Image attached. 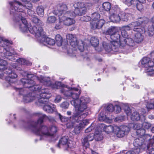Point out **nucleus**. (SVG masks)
<instances>
[{"label": "nucleus", "instance_id": "obj_8", "mask_svg": "<svg viewBox=\"0 0 154 154\" xmlns=\"http://www.w3.org/2000/svg\"><path fill=\"white\" fill-rule=\"evenodd\" d=\"M30 11H29V12ZM30 16V19L32 22L36 24L35 26L30 27L28 26V23L27 24V30L25 31L21 30L19 24L15 23V24L18 25L21 31L22 32H25L29 31L31 33L35 34L36 37H38L40 36L43 31L42 26L43 25L42 22L34 14H30L29 12L28 13Z\"/></svg>", "mask_w": 154, "mask_h": 154}, {"label": "nucleus", "instance_id": "obj_46", "mask_svg": "<svg viewBox=\"0 0 154 154\" xmlns=\"http://www.w3.org/2000/svg\"><path fill=\"white\" fill-rule=\"evenodd\" d=\"M78 43L77 46L78 50L80 52L83 51L84 50V42L82 41H79Z\"/></svg>", "mask_w": 154, "mask_h": 154}, {"label": "nucleus", "instance_id": "obj_48", "mask_svg": "<svg viewBox=\"0 0 154 154\" xmlns=\"http://www.w3.org/2000/svg\"><path fill=\"white\" fill-rule=\"evenodd\" d=\"M148 149L147 152L149 154H154V148L152 146L149 145L147 146Z\"/></svg>", "mask_w": 154, "mask_h": 154}, {"label": "nucleus", "instance_id": "obj_6", "mask_svg": "<svg viewBox=\"0 0 154 154\" xmlns=\"http://www.w3.org/2000/svg\"><path fill=\"white\" fill-rule=\"evenodd\" d=\"M7 62L0 58V78H5L6 81L11 85L13 83L11 79H15L17 75L14 70L6 68Z\"/></svg>", "mask_w": 154, "mask_h": 154}, {"label": "nucleus", "instance_id": "obj_18", "mask_svg": "<svg viewBox=\"0 0 154 154\" xmlns=\"http://www.w3.org/2000/svg\"><path fill=\"white\" fill-rule=\"evenodd\" d=\"M133 128L134 129L137 130L136 133L137 135L142 136L144 134L145 130L142 128V122L134 124Z\"/></svg>", "mask_w": 154, "mask_h": 154}, {"label": "nucleus", "instance_id": "obj_12", "mask_svg": "<svg viewBox=\"0 0 154 154\" xmlns=\"http://www.w3.org/2000/svg\"><path fill=\"white\" fill-rule=\"evenodd\" d=\"M102 46L105 50L108 52H111L113 51L117 52L118 50L119 44L116 42H111V41L109 43L103 42L102 43Z\"/></svg>", "mask_w": 154, "mask_h": 154}, {"label": "nucleus", "instance_id": "obj_64", "mask_svg": "<svg viewBox=\"0 0 154 154\" xmlns=\"http://www.w3.org/2000/svg\"><path fill=\"white\" fill-rule=\"evenodd\" d=\"M58 116L61 122H65L67 121V119L62 116L60 114H58Z\"/></svg>", "mask_w": 154, "mask_h": 154}, {"label": "nucleus", "instance_id": "obj_9", "mask_svg": "<svg viewBox=\"0 0 154 154\" xmlns=\"http://www.w3.org/2000/svg\"><path fill=\"white\" fill-rule=\"evenodd\" d=\"M16 91L19 92L20 95L23 96V99L25 103H27L32 101L33 100L39 99L38 95L36 96L34 95V93H29L28 94L27 91L28 90L25 88H15Z\"/></svg>", "mask_w": 154, "mask_h": 154}, {"label": "nucleus", "instance_id": "obj_13", "mask_svg": "<svg viewBox=\"0 0 154 154\" xmlns=\"http://www.w3.org/2000/svg\"><path fill=\"white\" fill-rule=\"evenodd\" d=\"M130 131V128L128 126L122 125L120 127L115 126V133L119 137H124Z\"/></svg>", "mask_w": 154, "mask_h": 154}, {"label": "nucleus", "instance_id": "obj_39", "mask_svg": "<svg viewBox=\"0 0 154 154\" xmlns=\"http://www.w3.org/2000/svg\"><path fill=\"white\" fill-rule=\"evenodd\" d=\"M115 126H106L105 129L104 131L107 134H109L113 132L115 133Z\"/></svg>", "mask_w": 154, "mask_h": 154}, {"label": "nucleus", "instance_id": "obj_26", "mask_svg": "<svg viewBox=\"0 0 154 154\" xmlns=\"http://www.w3.org/2000/svg\"><path fill=\"white\" fill-rule=\"evenodd\" d=\"M131 119L134 121H138L140 119L142 121L145 120V118L143 116H140L139 113L137 112H133L131 116Z\"/></svg>", "mask_w": 154, "mask_h": 154}, {"label": "nucleus", "instance_id": "obj_35", "mask_svg": "<svg viewBox=\"0 0 154 154\" xmlns=\"http://www.w3.org/2000/svg\"><path fill=\"white\" fill-rule=\"evenodd\" d=\"M67 6L65 4H63L60 6V9L55 11L54 12V14L56 15V12L57 11H59L60 12L61 11L62 12V15H63L64 14H65L67 12H66V11L67 10Z\"/></svg>", "mask_w": 154, "mask_h": 154}, {"label": "nucleus", "instance_id": "obj_15", "mask_svg": "<svg viewBox=\"0 0 154 154\" xmlns=\"http://www.w3.org/2000/svg\"><path fill=\"white\" fill-rule=\"evenodd\" d=\"M36 37L37 38L38 40L40 42L43 43L44 45L48 44L51 45H53L55 44V42L54 39L48 37H46L44 35L43 31L40 36Z\"/></svg>", "mask_w": 154, "mask_h": 154}, {"label": "nucleus", "instance_id": "obj_20", "mask_svg": "<svg viewBox=\"0 0 154 154\" xmlns=\"http://www.w3.org/2000/svg\"><path fill=\"white\" fill-rule=\"evenodd\" d=\"M134 35L133 37V39L134 42L137 43H139L142 42L143 40V37L142 34L145 32L144 31L142 32H134Z\"/></svg>", "mask_w": 154, "mask_h": 154}, {"label": "nucleus", "instance_id": "obj_51", "mask_svg": "<svg viewBox=\"0 0 154 154\" xmlns=\"http://www.w3.org/2000/svg\"><path fill=\"white\" fill-rule=\"evenodd\" d=\"M132 28L130 23L128 25L126 26H122L121 28V29L124 30L125 31H129Z\"/></svg>", "mask_w": 154, "mask_h": 154}, {"label": "nucleus", "instance_id": "obj_28", "mask_svg": "<svg viewBox=\"0 0 154 154\" xmlns=\"http://www.w3.org/2000/svg\"><path fill=\"white\" fill-rule=\"evenodd\" d=\"M68 139L67 136L63 137L60 140L58 144L57 145V147H60L61 145H67L68 147H69V146L68 145Z\"/></svg>", "mask_w": 154, "mask_h": 154}, {"label": "nucleus", "instance_id": "obj_2", "mask_svg": "<svg viewBox=\"0 0 154 154\" xmlns=\"http://www.w3.org/2000/svg\"><path fill=\"white\" fill-rule=\"evenodd\" d=\"M39 119L37 122H32L30 124H27L29 126L24 128L31 130L37 135L45 137H52L57 131V128L54 125H51L49 127L45 125L41 126L37 128L38 124H41L43 122L44 119L47 118L50 121L54 120V118L51 116L47 117L45 114L39 113Z\"/></svg>", "mask_w": 154, "mask_h": 154}, {"label": "nucleus", "instance_id": "obj_7", "mask_svg": "<svg viewBox=\"0 0 154 154\" xmlns=\"http://www.w3.org/2000/svg\"><path fill=\"white\" fill-rule=\"evenodd\" d=\"M40 95V98L38 99V102L44 104L43 110L48 113H52L56 111V106L48 102V99L51 96V93L48 89H42Z\"/></svg>", "mask_w": 154, "mask_h": 154}, {"label": "nucleus", "instance_id": "obj_58", "mask_svg": "<svg viewBox=\"0 0 154 154\" xmlns=\"http://www.w3.org/2000/svg\"><path fill=\"white\" fill-rule=\"evenodd\" d=\"M124 116H119L116 117L114 121L116 122H120L124 120Z\"/></svg>", "mask_w": 154, "mask_h": 154}, {"label": "nucleus", "instance_id": "obj_54", "mask_svg": "<svg viewBox=\"0 0 154 154\" xmlns=\"http://www.w3.org/2000/svg\"><path fill=\"white\" fill-rule=\"evenodd\" d=\"M114 112L116 113H119L121 111V109L120 106L118 105H116L114 106Z\"/></svg>", "mask_w": 154, "mask_h": 154}, {"label": "nucleus", "instance_id": "obj_59", "mask_svg": "<svg viewBox=\"0 0 154 154\" xmlns=\"http://www.w3.org/2000/svg\"><path fill=\"white\" fill-rule=\"evenodd\" d=\"M67 52L68 54L70 56L72 57H74L75 56V51H73V49L72 48H70L68 51Z\"/></svg>", "mask_w": 154, "mask_h": 154}, {"label": "nucleus", "instance_id": "obj_63", "mask_svg": "<svg viewBox=\"0 0 154 154\" xmlns=\"http://www.w3.org/2000/svg\"><path fill=\"white\" fill-rule=\"evenodd\" d=\"M61 100V97L60 95H58L56 96L54 100L55 103H58L60 102Z\"/></svg>", "mask_w": 154, "mask_h": 154}, {"label": "nucleus", "instance_id": "obj_52", "mask_svg": "<svg viewBox=\"0 0 154 154\" xmlns=\"http://www.w3.org/2000/svg\"><path fill=\"white\" fill-rule=\"evenodd\" d=\"M142 128L145 129H148L151 127V125L150 123L146 122H144L142 123Z\"/></svg>", "mask_w": 154, "mask_h": 154}, {"label": "nucleus", "instance_id": "obj_36", "mask_svg": "<svg viewBox=\"0 0 154 154\" xmlns=\"http://www.w3.org/2000/svg\"><path fill=\"white\" fill-rule=\"evenodd\" d=\"M117 31V30L116 27L111 26L106 31V34L109 35L110 37Z\"/></svg>", "mask_w": 154, "mask_h": 154}, {"label": "nucleus", "instance_id": "obj_41", "mask_svg": "<svg viewBox=\"0 0 154 154\" xmlns=\"http://www.w3.org/2000/svg\"><path fill=\"white\" fill-rule=\"evenodd\" d=\"M103 8L106 11H110L111 12V5L108 2H105L102 5Z\"/></svg>", "mask_w": 154, "mask_h": 154}, {"label": "nucleus", "instance_id": "obj_10", "mask_svg": "<svg viewBox=\"0 0 154 154\" xmlns=\"http://www.w3.org/2000/svg\"><path fill=\"white\" fill-rule=\"evenodd\" d=\"M142 67L145 68L147 75H152L154 74V62L147 57L143 58L141 60Z\"/></svg>", "mask_w": 154, "mask_h": 154}, {"label": "nucleus", "instance_id": "obj_14", "mask_svg": "<svg viewBox=\"0 0 154 154\" xmlns=\"http://www.w3.org/2000/svg\"><path fill=\"white\" fill-rule=\"evenodd\" d=\"M59 13H61L60 21L62 22L63 25L69 26L75 23V21L74 20L68 17L70 16V11H67L63 15H62L61 11H59Z\"/></svg>", "mask_w": 154, "mask_h": 154}, {"label": "nucleus", "instance_id": "obj_38", "mask_svg": "<svg viewBox=\"0 0 154 154\" xmlns=\"http://www.w3.org/2000/svg\"><path fill=\"white\" fill-rule=\"evenodd\" d=\"M55 40V43H56L57 46H60L62 45V37L60 35L57 34L56 35Z\"/></svg>", "mask_w": 154, "mask_h": 154}, {"label": "nucleus", "instance_id": "obj_17", "mask_svg": "<svg viewBox=\"0 0 154 154\" xmlns=\"http://www.w3.org/2000/svg\"><path fill=\"white\" fill-rule=\"evenodd\" d=\"M66 38L70 43L71 45L73 48H76L78 44L77 38L73 35L70 34H67L66 35Z\"/></svg>", "mask_w": 154, "mask_h": 154}, {"label": "nucleus", "instance_id": "obj_21", "mask_svg": "<svg viewBox=\"0 0 154 154\" xmlns=\"http://www.w3.org/2000/svg\"><path fill=\"white\" fill-rule=\"evenodd\" d=\"M133 30L134 32H141L144 31L145 29L143 27L140 26V25L138 22L135 21L130 23Z\"/></svg>", "mask_w": 154, "mask_h": 154}, {"label": "nucleus", "instance_id": "obj_62", "mask_svg": "<svg viewBox=\"0 0 154 154\" xmlns=\"http://www.w3.org/2000/svg\"><path fill=\"white\" fill-rule=\"evenodd\" d=\"M146 107L148 110L154 108V101L153 103H148L146 105Z\"/></svg>", "mask_w": 154, "mask_h": 154}, {"label": "nucleus", "instance_id": "obj_61", "mask_svg": "<svg viewBox=\"0 0 154 154\" xmlns=\"http://www.w3.org/2000/svg\"><path fill=\"white\" fill-rule=\"evenodd\" d=\"M94 138V134L93 133H90L87 136V141H91Z\"/></svg>", "mask_w": 154, "mask_h": 154}, {"label": "nucleus", "instance_id": "obj_5", "mask_svg": "<svg viewBox=\"0 0 154 154\" xmlns=\"http://www.w3.org/2000/svg\"><path fill=\"white\" fill-rule=\"evenodd\" d=\"M8 41L4 40L2 38H0V56L5 57L11 61L16 60L21 64L30 65L31 63L28 61L23 58H19L18 60L14 58L16 53L12 48H4L5 45H8Z\"/></svg>", "mask_w": 154, "mask_h": 154}, {"label": "nucleus", "instance_id": "obj_42", "mask_svg": "<svg viewBox=\"0 0 154 154\" xmlns=\"http://www.w3.org/2000/svg\"><path fill=\"white\" fill-rule=\"evenodd\" d=\"M124 3L128 6L134 5L137 2V0H124Z\"/></svg>", "mask_w": 154, "mask_h": 154}, {"label": "nucleus", "instance_id": "obj_11", "mask_svg": "<svg viewBox=\"0 0 154 154\" xmlns=\"http://www.w3.org/2000/svg\"><path fill=\"white\" fill-rule=\"evenodd\" d=\"M61 86L62 87L60 90V92L63 94L64 95L66 96H70L71 94L72 93V91H77L78 89L75 88H68L66 87L64 85H61V83L60 82H56L54 85H53L52 88H54L57 89L59 88Z\"/></svg>", "mask_w": 154, "mask_h": 154}, {"label": "nucleus", "instance_id": "obj_23", "mask_svg": "<svg viewBox=\"0 0 154 154\" xmlns=\"http://www.w3.org/2000/svg\"><path fill=\"white\" fill-rule=\"evenodd\" d=\"M122 42H120V46L123 47L127 44L130 46H133L134 45V41L131 38L128 37L126 38L122 39Z\"/></svg>", "mask_w": 154, "mask_h": 154}, {"label": "nucleus", "instance_id": "obj_16", "mask_svg": "<svg viewBox=\"0 0 154 154\" xmlns=\"http://www.w3.org/2000/svg\"><path fill=\"white\" fill-rule=\"evenodd\" d=\"M87 115L86 114V115L84 116L82 119L79 121H77L75 120L73 118V116L72 117V119L74 122H80V123L78 125H76V126L75 127L74 131L76 134H77L80 133L81 130L85 127V126L87 124V120L86 119L84 120V118Z\"/></svg>", "mask_w": 154, "mask_h": 154}, {"label": "nucleus", "instance_id": "obj_45", "mask_svg": "<svg viewBox=\"0 0 154 154\" xmlns=\"http://www.w3.org/2000/svg\"><path fill=\"white\" fill-rule=\"evenodd\" d=\"M38 14L40 16H42L44 15V9L43 7L39 6L36 9Z\"/></svg>", "mask_w": 154, "mask_h": 154}, {"label": "nucleus", "instance_id": "obj_50", "mask_svg": "<svg viewBox=\"0 0 154 154\" xmlns=\"http://www.w3.org/2000/svg\"><path fill=\"white\" fill-rule=\"evenodd\" d=\"M137 147V148L136 149H134L133 150V152L135 153V154H139L140 151L144 149L145 148L141 147Z\"/></svg>", "mask_w": 154, "mask_h": 154}, {"label": "nucleus", "instance_id": "obj_57", "mask_svg": "<svg viewBox=\"0 0 154 154\" xmlns=\"http://www.w3.org/2000/svg\"><path fill=\"white\" fill-rule=\"evenodd\" d=\"M106 125L104 124H100L99 125L98 129L101 132L103 131H104Z\"/></svg>", "mask_w": 154, "mask_h": 154}, {"label": "nucleus", "instance_id": "obj_4", "mask_svg": "<svg viewBox=\"0 0 154 154\" xmlns=\"http://www.w3.org/2000/svg\"><path fill=\"white\" fill-rule=\"evenodd\" d=\"M72 91L70 96L73 99L71 101V104L74 106L73 118L77 121H79L82 119L84 116L86 115L87 109L86 98L82 97L78 99L79 94Z\"/></svg>", "mask_w": 154, "mask_h": 154}, {"label": "nucleus", "instance_id": "obj_47", "mask_svg": "<svg viewBox=\"0 0 154 154\" xmlns=\"http://www.w3.org/2000/svg\"><path fill=\"white\" fill-rule=\"evenodd\" d=\"M148 19L145 17H140L138 19L137 21L138 23L140 25L143 23H145L147 21Z\"/></svg>", "mask_w": 154, "mask_h": 154}, {"label": "nucleus", "instance_id": "obj_27", "mask_svg": "<svg viewBox=\"0 0 154 154\" xmlns=\"http://www.w3.org/2000/svg\"><path fill=\"white\" fill-rule=\"evenodd\" d=\"M105 21L101 19L95 22L93 24H91V28L93 29L101 28L105 23Z\"/></svg>", "mask_w": 154, "mask_h": 154}, {"label": "nucleus", "instance_id": "obj_22", "mask_svg": "<svg viewBox=\"0 0 154 154\" xmlns=\"http://www.w3.org/2000/svg\"><path fill=\"white\" fill-rule=\"evenodd\" d=\"M144 139L143 137H140L136 139L133 143L134 146L135 147H141L145 148L146 145L144 144Z\"/></svg>", "mask_w": 154, "mask_h": 154}, {"label": "nucleus", "instance_id": "obj_43", "mask_svg": "<svg viewBox=\"0 0 154 154\" xmlns=\"http://www.w3.org/2000/svg\"><path fill=\"white\" fill-rule=\"evenodd\" d=\"M57 20L56 18L54 16H51L48 17L47 23L49 24L54 23Z\"/></svg>", "mask_w": 154, "mask_h": 154}, {"label": "nucleus", "instance_id": "obj_3", "mask_svg": "<svg viewBox=\"0 0 154 154\" xmlns=\"http://www.w3.org/2000/svg\"><path fill=\"white\" fill-rule=\"evenodd\" d=\"M24 76H26V78H22L21 80V82L23 86L26 88H28L29 90L30 88V90L34 91H40L41 94V91L42 89H41V86L40 85H36L35 82L36 80L39 81L40 82L43 83L44 85L48 86H51V87L53 85L51 84V82L49 79L40 76L39 77L36 76L35 75L30 73H28L25 72L23 74ZM48 89L46 88H44L43 89ZM38 98H40V95Z\"/></svg>", "mask_w": 154, "mask_h": 154}, {"label": "nucleus", "instance_id": "obj_30", "mask_svg": "<svg viewBox=\"0 0 154 154\" xmlns=\"http://www.w3.org/2000/svg\"><path fill=\"white\" fill-rule=\"evenodd\" d=\"M94 138L95 140L100 141L103 138V136L101 131H96L94 134Z\"/></svg>", "mask_w": 154, "mask_h": 154}, {"label": "nucleus", "instance_id": "obj_25", "mask_svg": "<svg viewBox=\"0 0 154 154\" xmlns=\"http://www.w3.org/2000/svg\"><path fill=\"white\" fill-rule=\"evenodd\" d=\"M86 5L84 2H77L74 5V6L75 8H77L82 11V13H86Z\"/></svg>", "mask_w": 154, "mask_h": 154}, {"label": "nucleus", "instance_id": "obj_40", "mask_svg": "<svg viewBox=\"0 0 154 154\" xmlns=\"http://www.w3.org/2000/svg\"><path fill=\"white\" fill-rule=\"evenodd\" d=\"M82 146H83V151H82V154H86V152L85 149H87V137H85L82 139Z\"/></svg>", "mask_w": 154, "mask_h": 154}, {"label": "nucleus", "instance_id": "obj_49", "mask_svg": "<svg viewBox=\"0 0 154 154\" xmlns=\"http://www.w3.org/2000/svg\"><path fill=\"white\" fill-rule=\"evenodd\" d=\"M124 111L128 116H130L131 113L130 108L128 106H125V107Z\"/></svg>", "mask_w": 154, "mask_h": 154}, {"label": "nucleus", "instance_id": "obj_33", "mask_svg": "<svg viewBox=\"0 0 154 154\" xmlns=\"http://www.w3.org/2000/svg\"><path fill=\"white\" fill-rule=\"evenodd\" d=\"M90 42L91 45L94 47H97L99 44V40L95 37H91Z\"/></svg>", "mask_w": 154, "mask_h": 154}, {"label": "nucleus", "instance_id": "obj_56", "mask_svg": "<svg viewBox=\"0 0 154 154\" xmlns=\"http://www.w3.org/2000/svg\"><path fill=\"white\" fill-rule=\"evenodd\" d=\"M69 104L67 102H63L60 105V106L64 109H67L68 108Z\"/></svg>", "mask_w": 154, "mask_h": 154}, {"label": "nucleus", "instance_id": "obj_29", "mask_svg": "<svg viewBox=\"0 0 154 154\" xmlns=\"http://www.w3.org/2000/svg\"><path fill=\"white\" fill-rule=\"evenodd\" d=\"M120 20L123 21H127L129 20L130 14L128 13H126L123 12L120 13Z\"/></svg>", "mask_w": 154, "mask_h": 154}, {"label": "nucleus", "instance_id": "obj_44", "mask_svg": "<svg viewBox=\"0 0 154 154\" xmlns=\"http://www.w3.org/2000/svg\"><path fill=\"white\" fill-rule=\"evenodd\" d=\"M148 33L149 36H152L154 34V26L149 25L148 27Z\"/></svg>", "mask_w": 154, "mask_h": 154}, {"label": "nucleus", "instance_id": "obj_32", "mask_svg": "<svg viewBox=\"0 0 154 154\" xmlns=\"http://www.w3.org/2000/svg\"><path fill=\"white\" fill-rule=\"evenodd\" d=\"M56 12V15H57L59 17V22L56 24L55 26V28L56 29H58L62 28L63 24L62 22L60 21V18L61 17L60 16L61 13H59V11H57Z\"/></svg>", "mask_w": 154, "mask_h": 154}, {"label": "nucleus", "instance_id": "obj_55", "mask_svg": "<svg viewBox=\"0 0 154 154\" xmlns=\"http://www.w3.org/2000/svg\"><path fill=\"white\" fill-rule=\"evenodd\" d=\"M142 3H137L136 5V7L138 10L141 11L143 9V6Z\"/></svg>", "mask_w": 154, "mask_h": 154}, {"label": "nucleus", "instance_id": "obj_53", "mask_svg": "<svg viewBox=\"0 0 154 154\" xmlns=\"http://www.w3.org/2000/svg\"><path fill=\"white\" fill-rule=\"evenodd\" d=\"M114 106L112 104L108 105L106 107L107 110L109 112H112L114 111Z\"/></svg>", "mask_w": 154, "mask_h": 154}, {"label": "nucleus", "instance_id": "obj_37", "mask_svg": "<svg viewBox=\"0 0 154 154\" xmlns=\"http://www.w3.org/2000/svg\"><path fill=\"white\" fill-rule=\"evenodd\" d=\"M100 15L97 13H93L91 16L93 20L90 22L91 25L93 24L94 23H95V22L97 21L98 19L100 18Z\"/></svg>", "mask_w": 154, "mask_h": 154}, {"label": "nucleus", "instance_id": "obj_1", "mask_svg": "<svg viewBox=\"0 0 154 154\" xmlns=\"http://www.w3.org/2000/svg\"><path fill=\"white\" fill-rule=\"evenodd\" d=\"M9 4L11 6L10 13L14 23L19 24L22 31H26L27 21L23 17L25 14L24 11L25 7L27 9H30L32 8V5L27 2L23 6L20 2L16 0L10 2Z\"/></svg>", "mask_w": 154, "mask_h": 154}, {"label": "nucleus", "instance_id": "obj_60", "mask_svg": "<svg viewBox=\"0 0 154 154\" xmlns=\"http://www.w3.org/2000/svg\"><path fill=\"white\" fill-rule=\"evenodd\" d=\"M121 34L122 36L125 38H126L128 37V35L127 31H125L124 30L121 29Z\"/></svg>", "mask_w": 154, "mask_h": 154}, {"label": "nucleus", "instance_id": "obj_34", "mask_svg": "<svg viewBox=\"0 0 154 154\" xmlns=\"http://www.w3.org/2000/svg\"><path fill=\"white\" fill-rule=\"evenodd\" d=\"M98 119L100 121H104L105 122H110L108 121H110L109 118L106 117V115H104L103 112H101L99 115Z\"/></svg>", "mask_w": 154, "mask_h": 154}, {"label": "nucleus", "instance_id": "obj_31", "mask_svg": "<svg viewBox=\"0 0 154 154\" xmlns=\"http://www.w3.org/2000/svg\"><path fill=\"white\" fill-rule=\"evenodd\" d=\"M70 16L75 17L76 15L80 16L82 14H85V13H82L81 10L77 8H76L73 13L72 12H70Z\"/></svg>", "mask_w": 154, "mask_h": 154}, {"label": "nucleus", "instance_id": "obj_19", "mask_svg": "<svg viewBox=\"0 0 154 154\" xmlns=\"http://www.w3.org/2000/svg\"><path fill=\"white\" fill-rule=\"evenodd\" d=\"M111 14L109 18L110 20L113 22H119L120 21V13L117 14L116 11H113V9H111Z\"/></svg>", "mask_w": 154, "mask_h": 154}, {"label": "nucleus", "instance_id": "obj_24", "mask_svg": "<svg viewBox=\"0 0 154 154\" xmlns=\"http://www.w3.org/2000/svg\"><path fill=\"white\" fill-rule=\"evenodd\" d=\"M110 37L112 40L111 41V42H116L118 43L119 46H120V42H122V39L121 38L119 32L118 31L113 35H111Z\"/></svg>", "mask_w": 154, "mask_h": 154}]
</instances>
